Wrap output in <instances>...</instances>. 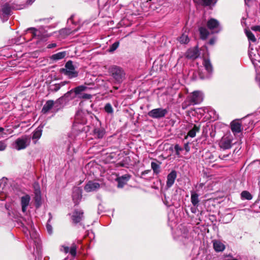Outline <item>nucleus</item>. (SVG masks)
<instances>
[{"label":"nucleus","instance_id":"nucleus-2","mask_svg":"<svg viewBox=\"0 0 260 260\" xmlns=\"http://www.w3.org/2000/svg\"><path fill=\"white\" fill-rule=\"evenodd\" d=\"M203 94L200 91H194L188 95L186 100L182 104L183 109L190 105H194L201 103L203 100Z\"/></svg>","mask_w":260,"mask_h":260},{"label":"nucleus","instance_id":"nucleus-45","mask_svg":"<svg viewBox=\"0 0 260 260\" xmlns=\"http://www.w3.org/2000/svg\"><path fill=\"white\" fill-rule=\"evenodd\" d=\"M199 2L202 5L209 6L212 3V0H198Z\"/></svg>","mask_w":260,"mask_h":260},{"label":"nucleus","instance_id":"nucleus-27","mask_svg":"<svg viewBox=\"0 0 260 260\" xmlns=\"http://www.w3.org/2000/svg\"><path fill=\"white\" fill-rule=\"evenodd\" d=\"M191 202L193 206H198L199 203V194L194 191L191 192Z\"/></svg>","mask_w":260,"mask_h":260},{"label":"nucleus","instance_id":"nucleus-48","mask_svg":"<svg viewBox=\"0 0 260 260\" xmlns=\"http://www.w3.org/2000/svg\"><path fill=\"white\" fill-rule=\"evenodd\" d=\"M7 144L5 141H0V151H4L7 148Z\"/></svg>","mask_w":260,"mask_h":260},{"label":"nucleus","instance_id":"nucleus-39","mask_svg":"<svg viewBox=\"0 0 260 260\" xmlns=\"http://www.w3.org/2000/svg\"><path fill=\"white\" fill-rule=\"evenodd\" d=\"M219 158L221 160H227L232 158V155L230 153L227 154L221 153L219 155Z\"/></svg>","mask_w":260,"mask_h":260},{"label":"nucleus","instance_id":"nucleus-36","mask_svg":"<svg viewBox=\"0 0 260 260\" xmlns=\"http://www.w3.org/2000/svg\"><path fill=\"white\" fill-rule=\"evenodd\" d=\"M188 239V233L187 232L185 231L180 236H178L177 238V240L181 241L183 244H185L187 242V240Z\"/></svg>","mask_w":260,"mask_h":260},{"label":"nucleus","instance_id":"nucleus-15","mask_svg":"<svg viewBox=\"0 0 260 260\" xmlns=\"http://www.w3.org/2000/svg\"><path fill=\"white\" fill-rule=\"evenodd\" d=\"M100 184L91 181H88L84 187V190L86 192L96 191L100 188Z\"/></svg>","mask_w":260,"mask_h":260},{"label":"nucleus","instance_id":"nucleus-19","mask_svg":"<svg viewBox=\"0 0 260 260\" xmlns=\"http://www.w3.org/2000/svg\"><path fill=\"white\" fill-rule=\"evenodd\" d=\"M212 243L213 248L217 252H222L225 248L224 244L219 240H214Z\"/></svg>","mask_w":260,"mask_h":260},{"label":"nucleus","instance_id":"nucleus-13","mask_svg":"<svg viewBox=\"0 0 260 260\" xmlns=\"http://www.w3.org/2000/svg\"><path fill=\"white\" fill-rule=\"evenodd\" d=\"M83 211L81 209L75 210L72 215V219L75 223H77L83 218Z\"/></svg>","mask_w":260,"mask_h":260},{"label":"nucleus","instance_id":"nucleus-64","mask_svg":"<svg viewBox=\"0 0 260 260\" xmlns=\"http://www.w3.org/2000/svg\"><path fill=\"white\" fill-rule=\"evenodd\" d=\"M30 227H31V229L32 228V226L31 224L30 225Z\"/></svg>","mask_w":260,"mask_h":260},{"label":"nucleus","instance_id":"nucleus-35","mask_svg":"<svg viewBox=\"0 0 260 260\" xmlns=\"http://www.w3.org/2000/svg\"><path fill=\"white\" fill-rule=\"evenodd\" d=\"M249 49H250L249 50V57H250L251 61L252 62L253 64H254L255 61H257V58H258L259 56L258 54H257L256 55L255 54V53H254V52H253V49L251 48L250 45H249Z\"/></svg>","mask_w":260,"mask_h":260},{"label":"nucleus","instance_id":"nucleus-30","mask_svg":"<svg viewBox=\"0 0 260 260\" xmlns=\"http://www.w3.org/2000/svg\"><path fill=\"white\" fill-rule=\"evenodd\" d=\"M64 97L61 96L54 102V110L57 112L60 108V106L63 105L64 103H66Z\"/></svg>","mask_w":260,"mask_h":260},{"label":"nucleus","instance_id":"nucleus-21","mask_svg":"<svg viewBox=\"0 0 260 260\" xmlns=\"http://www.w3.org/2000/svg\"><path fill=\"white\" fill-rule=\"evenodd\" d=\"M131 178V176L128 174H125L118 177L117 179L118 182V187L121 188Z\"/></svg>","mask_w":260,"mask_h":260},{"label":"nucleus","instance_id":"nucleus-47","mask_svg":"<svg viewBox=\"0 0 260 260\" xmlns=\"http://www.w3.org/2000/svg\"><path fill=\"white\" fill-rule=\"evenodd\" d=\"M119 43L118 42H115L109 48L110 52H113L115 51L119 46Z\"/></svg>","mask_w":260,"mask_h":260},{"label":"nucleus","instance_id":"nucleus-59","mask_svg":"<svg viewBox=\"0 0 260 260\" xmlns=\"http://www.w3.org/2000/svg\"><path fill=\"white\" fill-rule=\"evenodd\" d=\"M36 0H27V3L28 4H31L33 3Z\"/></svg>","mask_w":260,"mask_h":260},{"label":"nucleus","instance_id":"nucleus-5","mask_svg":"<svg viewBox=\"0 0 260 260\" xmlns=\"http://www.w3.org/2000/svg\"><path fill=\"white\" fill-rule=\"evenodd\" d=\"M10 190V185L7 178L3 177L0 180V200L4 201L7 197Z\"/></svg>","mask_w":260,"mask_h":260},{"label":"nucleus","instance_id":"nucleus-14","mask_svg":"<svg viewBox=\"0 0 260 260\" xmlns=\"http://www.w3.org/2000/svg\"><path fill=\"white\" fill-rule=\"evenodd\" d=\"M200 55V53L197 47L189 49L185 53L186 58L190 59H195Z\"/></svg>","mask_w":260,"mask_h":260},{"label":"nucleus","instance_id":"nucleus-28","mask_svg":"<svg viewBox=\"0 0 260 260\" xmlns=\"http://www.w3.org/2000/svg\"><path fill=\"white\" fill-rule=\"evenodd\" d=\"M160 164L159 162H158V163L154 161L151 162V167L154 174L157 175L160 172Z\"/></svg>","mask_w":260,"mask_h":260},{"label":"nucleus","instance_id":"nucleus-18","mask_svg":"<svg viewBox=\"0 0 260 260\" xmlns=\"http://www.w3.org/2000/svg\"><path fill=\"white\" fill-rule=\"evenodd\" d=\"M177 177L176 172L174 170L172 171L167 176V181L166 186L167 188H170L174 183Z\"/></svg>","mask_w":260,"mask_h":260},{"label":"nucleus","instance_id":"nucleus-58","mask_svg":"<svg viewBox=\"0 0 260 260\" xmlns=\"http://www.w3.org/2000/svg\"><path fill=\"white\" fill-rule=\"evenodd\" d=\"M245 1V4L246 5H249V3L252 1V0H244Z\"/></svg>","mask_w":260,"mask_h":260},{"label":"nucleus","instance_id":"nucleus-22","mask_svg":"<svg viewBox=\"0 0 260 260\" xmlns=\"http://www.w3.org/2000/svg\"><path fill=\"white\" fill-rule=\"evenodd\" d=\"M35 206L37 208H39L42 204L41 193L39 187L38 188H35Z\"/></svg>","mask_w":260,"mask_h":260},{"label":"nucleus","instance_id":"nucleus-4","mask_svg":"<svg viewBox=\"0 0 260 260\" xmlns=\"http://www.w3.org/2000/svg\"><path fill=\"white\" fill-rule=\"evenodd\" d=\"M30 139L29 136L24 135L17 139L14 143V147L17 150L25 149L29 145Z\"/></svg>","mask_w":260,"mask_h":260},{"label":"nucleus","instance_id":"nucleus-12","mask_svg":"<svg viewBox=\"0 0 260 260\" xmlns=\"http://www.w3.org/2000/svg\"><path fill=\"white\" fill-rule=\"evenodd\" d=\"M203 64L205 70L207 72L208 75H207L206 77L202 76L201 75V78L202 79L210 78V75L212 74V71H213L212 65L210 60L208 58H204L203 59Z\"/></svg>","mask_w":260,"mask_h":260},{"label":"nucleus","instance_id":"nucleus-62","mask_svg":"<svg viewBox=\"0 0 260 260\" xmlns=\"http://www.w3.org/2000/svg\"><path fill=\"white\" fill-rule=\"evenodd\" d=\"M4 131V128L0 127V133L3 132Z\"/></svg>","mask_w":260,"mask_h":260},{"label":"nucleus","instance_id":"nucleus-7","mask_svg":"<svg viewBox=\"0 0 260 260\" xmlns=\"http://www.w3.org/2000/svg\"><path fill=\"white\" fill-rule=\"evenodd\" d=\"M168 111L166 109L158 108L150 110L148 115L149 117L154 119H160L165 117Z\"/></svg>","mask_w":260,"mask_h":260},{"label":"nucleus","instance_id":"nucleus-1","mask_svg":"<svg viewBox=\"0 0 260 260\" xmlns=\"http://www.w3.org/2000/svg\"><path fill=\"white\" fill-rule=\"evenodd\" d=\"M108 72L115 83L121 84L125 78V73L120 67L112 65L109 67Z\"/></svg>","mask_w":260,"mask_h":260},{"label":"nucleus","instance_id":"nucleus-60","mask_svg":"<svg viewBox=\"0 0 260 260\" xmlns=\"http://www.w3.org/2000/svg\"><path fill=\"white\" fill-rule=\"evenodd\" d=\"M164 202L166 204V206H170V204H169V203L167 201L164 200Z\"/></svg>","mask_w":260,"mask_h":260},{"label":"nucleus","instance_id":"nucleus-44","mask_svg":"<svg viewBox=\"0 0 260 260\" xmlns=\"http://www.w3.org/2000/svg\"><path fill=\"white\" fill-rule=\"evenodd\" d=\"M61 87V85L59 84H55L52 85L50 87V90L53 92L57 91Z\"/></svg>","mask_w":260,"mask_h":260},{"label":"nucleus","instance_id":"nucleus-10","mask_svg":"<svg viewBox=\"0 0 260 260\" xmlns=\"http://www.w3.org/2000/svg\"><path fill=\"white\" fill-rule=\"evenodd\" d=\"M30 197L28 194H25L20 197V205L23 213L27 212V208L30 204Z\"/></svg>","mask_w":260,"mask_h":260},{"label":"nucleus","instance_id":"nucleus-51","mask_svg":"<svg viewBox=\"0 0 260 260\" xmlns=\"http://www.w3.org/2000/svg\"><path fill=\"white\" fill-rule=\"evenodd\" d=\"M241 23L243 26H246L247 24L246 23V18L243 17L241 20Z\"/></svg>","mask_w":260,"mask_h":260},{"label":"nucleus","instance_id":"nucleus-32","mask_svg":"<svg viewBox=\"0 0 260 260\" xmlns=\"http://www.w3.org/2000/svg\"><path fill=\"white\" fill-rule=\"evenodd\" d=\"M66 55L65 51L60 52L57 53L53 54L51 56V59L53 60H58L63 58Z\"/></svg>","mask_w":260,"mask_h":260},{"label":"nucleus","instance_id":"nucleus-57","mask_svg":"<svg viewBox=\"0 0 260 260\" xmlns=\"http://www.w3.org/2000/svg\"><path fill=\"white\" fill-rule=\"evenodd\" d=\"M190 210L192 213H195L196 212V207H191Z\"/></svg>","mask_w":260,"mask_h":260},{"label":"nucleus","instance_id":"nucleus-43","mask_svg":"<svg viewBox=\"0 0 260 260\" xmlns=\"http://www.w3.org/2000/svg\"><path fill=\"white\" fill-rule=\"evenodd\" d=\"M105 111L109 114H112L113 112V109L110 103H107L106 104L105 108Z\"/></svg>","mask_w":260,"mask_h":260},{"label":"nucleus","instance_id":"nucleus-40","mask_svg":"<svg viewBox=\"0 0 260 260\" xmlns=\"http://www.w3.org/2000/svg\"><path fill=\"white\" fill-rule=\"evenodd\" d=\"M241 198L243 199H246L248 200H250L252 199V195L247 191H243L242 192Z\"/></svg>","mask_w":260,"mask_h":260},{"label":"nucleus","instance_id":"nucleus-29","mask_svg":"<svg viewBox=\"0 0 260 260\" xmlns=\"http://www.w3.org/2000/svg\"><path fill=\"white\" fill-rule=\"evenodd\" d=\"M200 129V127L199 125L194 124L193 127L188 132L187 136L191 138H194L196 135V133L199 132Z\"/></svg>","mask_w":260,"mask_h":260},{"label":"nucleus","instance_id":"nucleus-56","mask_svg":"<svg viewBox=\"0 0 260 260\" xmlns=\"http://www.w3.org/2000/svg\"><path fill=\"white\" fill-rule=\"evenodd\" d=\"M74 16L73 15H72L68 19V23H69V22H71L72 23H73V18H74Z\"/></svg>","mask_w":260,"mask_h":260},{"label":"nucleus","instance_id":"nucleus-9","mask_svg":"<svg viewBox=\"0 0 260 260\" xmlns=\"http://www.w3.org/2000/svg\"><path fill=\"white\" fill-rule=\"evenodd\" d=\"M233 138L231 136H224L220 140L219 143V146L223 150L229 149L233 145Z\"/></svg>","mask_w":260,"mask_h":260},{"label":"nucleus","instance_id":"nucleus-54","mask_svg":"<svg viewBox=\"0 0 260 260\" xmlns=\"http://www.w3.org/2000/svg\"><path fill=\"white\" fill-rule=\"evenodd\" d=\"M184 148L186 152H188L190 150V147L188 143L184 144Z\"/></svg>","mask_w":260,"mask_h":260},{"label":"nucleus","instance_id":"nucleus-55","mask_svg":"<svg viewBox=\"0 0 260 260\" xmlns=\"http://www.w3.org/2000/svg\"><path fill=\"white\" fill-rule=\"evenodd\" d=\"M215 41H216L215 38H212L209 40V44L210 45H213V44H214Z\"/></svg>","mask_w":260,"mask_h":260},{"label":"nucleus","instance_id":"nucleus-33","mask_svg":"<svg viewBox=\"0 0 260 260\" xmlns=\"http://www.w3.org/2000/svg\"><path fill=\"white\" fill-rule=\"evenodd\" d=\"M13 9L9 4H5L2 8V12L4 14L9 15L11 14V10Z\"/></svg>","mask_w":260,"mask_h":260},{"label":"nucleus","instance_id":"nucleus-63","mask_svg":"<svg viewBox=\"0 0 260 260\" xmlns=\"http://www.w3.org/2000/svg\"><path fill=\"white\" fill-rule=\"evenodd\" d=\"M113 88H114V89H115V90H117V89H118V87H116V86H114V87H113Z\"/></svg>","mask_w":260,"mask_h":260},{"label":"nucleus","instance_id":"nucleus-26","mask_svg":"<svg viewBox=\"0 0 260 260\" xmlns=\"http://www.w3.org/2000/svg\"><path fill=\"white\" fill-rule=\"evenodd\" d=\"M77 30L78 29L72 30L71 28H66L60 29L59 30V34L62 36V37L64 38L71 34H74Z\"/></svg>","mask_w":260,"mask_h":260},{"label":"nucleus","instance_id":"nucleus-11","mask_svg":"<svg viewBox=\"0 0 260 260\" xmlns=\"http://www.w3.org/2000/svg\"><path fill=\"white\" fill-rule=\"evenodd\" d=\"M82 189L78 187H74L73 189L72 199L76 205H78L82 199Z\"/></svg>","mask_w":260,"mask_h":260},{"label":"nucleus","instance_id":"nucleus-53","mask_svg":"<svg viewBox=\"0 0 260 260\" xmlns=\"http://www.w3.org/2000/svg\"><path fill=\"white\" fill-rule=\"evenodd\" d=\"M251 28L253 30L260 32V26L259 25L254 26Z\"/></svg>","mask_w":260,"mask_h":260},{"label":"nucleus","instance_id":"nucleus-61","mask_svg":"<svg viewBox=\"0 0 260 260\" xmlns=\"http://www.w3.org/2000/svg\"><path fill=\"white\" fill-rule=\"evenodd\" d=\"M149 171V170L145 171L143 172L142 174V175H144V174H145L148 173V172Z\"/></svg>","mask_w":260,"mask_h":260},{"label":"nucleus","instance_id":"nucleus-46","mask_svg":"<svg viewBox=\"0 0 260 260\" xmlns=\"http://www.w3.org/2000/svg\"><path fill=\"white\" fill-rule=\"evenodd\" d=\"M174 149L176 151V154L178 157H180V152L182 151L183 149L178 144H176L174 146Z\"/></svg>","mask_w":260,"mask_h":260},{"label":"nucleus","instance_id":"nucleus-20","mask_svg":"<svg viewBox=\"0 0 260 260\" xmlns=\"http://www.w3.org/2000/svg\"><path fill=\"white\" fill-rule=\"evenodd\" d=\"M53 108H54V101L48 100L43 106L41 112L43 114H47Z\"/></svg>","mask_w":260,"mask_h":260},{"label":"nucleus","instance_id":"nucleus-37","mask_svg":"<svg viewBox=\"0 0 260 260\" xmlns=\"http://www.w3.org/2000/svg\"><path fill=\"white\" fill-rule=\"evenodd\" d=\"M62 97H64V100H66V101H68L70 100L73 99L76 97V95L75 94V93L73 91V90L72 89L70 91L67 92L66 93L64 94Z\"/></svg>","mask_w":260,"mask_h":260},{"label":"nucleus","instance_id":"nucleus-25","mask_svg":"<svg viewBox=\"0 0 260 260\" xmlns=\"http://www.w3.org/2000/svg\"><path fill=\"white\" fill-rule=\"evenodd\" d=\"M43 127L44 125L41 124L35 129L32 136V140H38L40 138L42 134Z\"/></svg>","mask_w":260,"mask_h":260},{"label":"nucleus","instance_id":"nucleus-52","mask_svg":"<svg viewBox=\"0 0 260 260\" xmlns=\"http://www.w3.org/2000/svg\"><path fill=\"white\" fill-rule=\"evenodd\" d=\"M57 46L56 43H51L48 45L47 48L49 49L56 47Z\"/></svg>","mask_w":260,"mask_h":260},{"label":"nucleus","instance_id":"nucleus-31","mask_svg":"<svg viewBox=\"0 0 260 260\" xmlns=\"http://www.w3.org/2000/svg\"><path fill=\"white\" fill-rule=\"evenodd\" d=\"M199 30L201 38L203 40L206 39L209 35L208 30L204 27H200Z\"/></svg>","mask_w":260,"mask_h":260},{"label":"nucleus","instance_id":"nucleus-38","mask_svg":"<svg viewBox=\"0 0 260 260\" xmlns=\"http://www.w3.org/2000/svg\"><path fill=\"white\" fill-rule=\"evenodd\" d=\"M179 42L181 44H187L188 43L189 39L188 36L185 34H183L179 38Z\"/></svg>","mask_w":260,"mask_h":260},{"label":"nucleus","instance_id":"nucleus-50","mask_svg":"<svg viewBox=\"0 0 260 260\" xmlns=\"http://www.w3.org/2000/svg\"><path fill=\"white\" fill-rule=\"evenodd\" d=\"M70 248H69L68 246H62V249H61V250L63 251L66 253H67L69 252Z\"/></svg>","mask_w":260,"mask_h":260},{"label":"nucleus","instance_id":"nucleus-34","mask_svg":"<svg viewBox=\"0 0 260 260\" xmlns=\"http://www.w3.org/2000/svg\"><path fill=\"white\" fill-rule=\"evenodd\" d=\"M245 33L248 38V39L249 41L252 42H255L256 41V39L254 36V35L251 32L250 30L248 29L247 28H245Z\"/></svg>","mask_w":260,"mask_h":260},{"label":"nucleus","instance_id":"nucleus-17","mask_svg":"<svg viewBox=\"0 0 260 260\" xmlns=\"http://www.w3.org/2000/svg\"><path fill=\"white\" fill-rule=\"evenodd\" d=\"M30 237L33 240L34 244L35 245L37 250L40 249V239L39 237L38 233L34 230H31V232H29Z\"/></svg>","mask_w":260,"mask_h":260},{"label":"nucleus","instance_id":"nucleus-41","mask_svg":"<svg viewBox=\"0 0 260 260\" xmlns=\"http://www.w3.org/2000/svg\"><path fill=\"white\" fill-rule=\"evenodd\" d=\"M49 219H48V222L46 224V229H47L48 233L49 234H51L52 233L53 229H52V227L51 225L49 223V222H50V221L51 220V219L52 218L51 214L50 213H49Z\"/></svg>","mask_w":260,"mask_h":260},{"label":"nucleus","instance_id":"nucleus-6","mask_svg":"<svg viewBox=\"0 0 260 260\" xmlns=\"http://www.w3.org/2000/svg\"><path fill=\"white\" fill-rule=\"evenodd\" d=\"M66 69H63V73L69 78H73L78 76V72L75 70V68L72 61H68L65 65Z\"/></svg>","mask_w":260,"mask_h":260},{"label":"nucleus","instance_id":"nucleus-49","mask_svg":"<svg viewBox=\"0 0 260 260\" xmlns=\"http://www.w3.org/2000/svg\"><path fill=\"white\" fill-rule=\"evenodd\" d=\"M80 99H90L91 98V95L87 93H82L78 97Z\"/></svg>","mask_w":260,"mask_h":260},{"label":"nucleus","instance_id":"nucleus-16","mask_svg":"<svg viewBox=\"0 0 260 260\" xmlns=\"http://www.w3.org/2000/svg\"><path fill=\"white\" fill-rule=\"evenodd\" d=\"M231 131L234 135L240 133L242 131V125L241 123L237 120H233L231 123Z\"/></svg>","mask_w":260,"mask_h":260},{"label":"nucleus","instance_id":"nucleus-42","mask_svg":"<svg viewBox=\"0 0 260 260\" xmlns=\"http://www.w3.org/2000/svg\"><path fill=\"white\" fill-rule=\"evenodd\" d=\"M76 245L75 244H72L69 250V252L72 255V256L75 257V256L76 255Z\"/></svg>","mask_w":260,"mask_h":260},{"label":"nucleus","instance_id":"nucleus-24","mask_svg":"<svg viewBox=\"0 0 260 260\" xmlns=\"http://www.w3.org/2000/svg\"><path fill=\"white\" fill-rule=\"evenodd\" d=\"M89 88L87 86L82 85L75 87L73 90L76 96L78 98L79 95L83 93L82 92L86 91Z\"/></svg>","mask_w":260,"mask_h":260},{"label":"nucleus","instance_id":"nucleus-3","mask_svg":"<svg viewBox=\"0 0 260 260\" xmlns=\"http://www.w3.org/2000/svg\"><path fill=\"white\" fill-rule=\"evenodd\" d=\"M86 123V119L85 117V114L82 111H78L75 116V121L73 123V132L72 136L74 135L75 131L78 130L79 133L83 131V125Z\"/></svg>","mask_w":260,"mask_h":260},{"label":"nucleus","instance_id":"nucleus-8","mask_svg":"<svg viewBox=\"0 0 260 260\" xmlns=\"http://www.w3.org/2000/svg\"><path fill=\"white\" fill-rule=\"evenodd\" d=\"M207 26L212 33H218L221 30L218 21L214 18L209 19L207 22Z\"/></svg>","mask_w":260,"mask_h":260},{"label":"nucleus","instance_id":"nucleus-23","mask_svg":"<svg viewBox=\"0 0 260 260\" xmlns=\"http://www.w3.org/2000/svg\"><path fill=\"white\" fill-rule=\"evenodd\" d=\"M93 134L95 138L102 139L105 134V131L103 127H96L93 131Z\"/></svg>","mask_w":260,"mask_h":260}]
</instances>
